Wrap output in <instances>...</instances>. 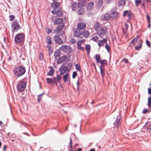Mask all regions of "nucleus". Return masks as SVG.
Instances as JSON below:
<instances>
[{
	"label": "nucleus",
	"mask_w": 151,
	"mask_h": 151,
	"mask_svg": "<svg viewBox=\"0 0 151 151\" xmlns=\"http://www.w3.org/2000/svg\"><path fill=\"white\" fill-rule=\"evenodd\" d=\"M44 93H42L38 96L37 101L38 103H40V101L42 99V96L43 95Z\"/></svg>",
	"instance_id": "obj_40"
},
{
	"label": "nucleus",
	"mask_w": 151,
	"mask_h": 151,
	"mask_svg": "<svg viewBox=\"0 0 151 151\" xmlns=\"http://www.w3.org/2000/svg\"><path fill=\"white\" fill-rule=\"evenodd\" d=\"M122 61L126 63H127L129 62L128 60L127 59L124 58L122 60Z\"/></svg>",
	"instance_id": "obj_57"
},
{
	"label": "nucleus",
	"mask_w": 151,
	"mask_h": 151,
	"mask_svg": "<svg viewBox=\"0 0 151 151\" xmlns=\"http://www.w3.org/2000/svg\"><path fill=\"white\" fill-rule=\"evenodd\" d=\"M142 0H136L135 3L136 6H137L141 3Z\"/></svg>",
	"instance_id": "obj_42"
},
{
	"label": "nucleus",
	"mask_w": 151,
	"mask_h": 151,
	"mask_svg": "<svg viewBox=\"0 0 151 151\" xmlns=\"http://www.w3.org/2000/svg\"><path fill=\"white\" fill-rule=\"evenodd\" d=\"M26 83V82L24 81H20L17 85V89L20 92H22L24 90Z\"/></svg>",
	"instance_id": "obj_5"
},
{
	"label": "nucleus",
	"mask_w": 151,
	"mask_h": 151,
	"mask_svg": "<svg viewBox=\"0 0 151 151\" xmlns=\"http://www.w3.org/2000/svg\"><path fill=\"white\" fill-rule=\"evenodd\" d=\"M46 81L48 84H54V81L52 79L47 78H46Z\"/></svg>",
	"instance_id": "obj_35"
},
{
	"label": "nucleus",
	"mask_w": 151,
	"mask_h": 151,
	"mask_svg": "<svg viewBox=\"0 0 151 151\" xmlns=\"http://www.w3.org/2000/svg\"><path fill=\"white\" fill-rule=\"evenodd\" d=\"M99 39V37L97 36H95L92 37V40L94 41L97 42Z\"/></svg>",
	"instance_id": "obj_41"
},
{
	"label": "nucleus",
	"mask_w": 151,
	"mask_h": 151,
	"mask_svg": "<svg viewBox=\"0 0 151 151\" xmlns=\"http://www.w3.org/2000/svg\"><path fill=\"white\" fill-rule=\"evenodd\" d=\"M79 78H78V79L77 81V89L78 90L79 87Z\"/></svg>",
	"instance_id": "obj_58"
},
{
	"label": "nucleus",
	"mask_w": 151,
	"mask_h": 151,
	"mask_svg": "<svg viewBox=\"0 0 151 151\" xmlns=\"http://www.w3.org/2000/svg\"><path fill=\"white\" fill-rule=\"evenodd\" d=\"M139 37L137 36L134 38L131 41V43H132L133 45L136 43L139 44L138 41L140 40H138Z\"/></svg>",
	"instance_id": "obj_24"
},
{
	"label": "nucleus",
	"mask_w": 151,
	"mask_h": 151,
	"mask_svg": "<svg viewBox=\"0 0 151 151\" xmlns=\"http://www.w3.org/2000/svg\"><path fill=\"white\" fill-rule=\"evenodd\" d=\"M100 63L101 65H107V61L105 60H101Z\"/></svg>",
	"instance_id": "obj_39"
},
{
	"label": "nucleus",
	"mask_w": 151,
	"mask_h": 151,
	"mask_svg": "<svg viewBox=\"0 0 151 151\" xmlns=\"http://www.w3.org/2000/svg\"><path fill=\"white\" fill-rule=\"evenodd\" d=\"M64 26V23L58 26L57 27L56 29L54 30V32L57 33H59L60 32V30L63 28Z\"/></svg>",
	"instance_id": "obj_14"
},
{
	"label": "nucleus",
	"mask_w": 151,
	"mask_h": 151,
	"mask_svg": "<svg viewBox=\"0 0 151 151\" xmlns=\"http://www.w3.org/2000/svg\"><path fill=\"white\" fill-rule=\"evenodd\" d=\"M54 39L55 43L59 45H61L63 43V41L62 39L58 36H55Z\"/></svg>",
	"instance_id": "obj_10"
},
{
	"label": "nucleus",
	"mask_w": 151,
	"mask_h": 151,
	"mask_svg": "<svg viewBox=\"0 0 151 151\" xmlns=\"http://www.w3.org/2000/svg\"><path fill=\"white\" fill-rule=\"evenodd\" d=\"M150 112V111L149 109H146L144 108L142 111V113L143 114H145L147 113H149Z\"/></svg>",
	"instance_id": "obj_43"
},
{
	"label": "nucleus",
	"mask_w": 151,
	"mask_h": 151,
	"mask_svg": "<svg viewBox=\"0 0 151 151\" xmlns=\"http://www.w3.org/2000/svg\"><path fill=\"white\" fill-rule=\"evenodd\" d=\"M148 93L149 94H150L151 93V88H149L148 89Z\"/></svg>",
	"instance_id": "obj_64"
},
{
	"label": "nucleus",
	"mask_w": 151,
	"mask_h": 151,
	"mask_svg": "<svg viewBox=\"0 0 151 151\" xmlns=\"http://www.w3.org/2000/svg\"><path fill=\"white\" fill-rule=\"evenodd\" d=\"M107 41V40L105 38L102 40H99L98 42V45L100 47L104 45V43H106Z\"/></svg>",
	"instance_id": "obj_20"
},
{
	"label": "nucleus",
	"mask_w": 151,
	"mask_h": 151,
	"mask_svg": "<svg viewBox=\"0 0 151 151\" xmlns=\"http://www.w3.org/2000/svg\"><path fill=\"white\" fill-rule=\"evenodd\" d=\"M68 73H66L64 75L63 77V81L64 83L66 82L68 80Z\"/></svg>",
	"instance_id": "obj_34"
},
{
	"label": "nucleus",
	"mask_w": 151,
	"mask_h": 151,
	"mask_svg": "<svg viewBox=\"0 0 151 151\" xmlns=\"http://www.w3.org/2000/svg\"><path fill=\"white\" fill-rule=\"evenodd\" d=\"M102 25L99 22H96L94 24L93 28L97 32L102 27Z\"/></svg>",
	"instance_id": "obj_12"
},
{
	"label": "nucleus",
	"mask_w": 151,
	"mask_h": 151,
	"mask_svg": "<svg viewBox=\"0 0 151 151\" xmlns=\"http://www.w3.org/2000/svg\"><path fill=\"white\" fill-rule=\"evenodd\" d=\"M86 4V1L85 0H82L78 2V7H81L85 6Z\"/></svg>",
	"instance_id": "obj_25"
},
{
	"label": "nucleus",
	"mask_w": 151,
	"mask_h": 151,
	"mask_svg": "<svg viewBox=\"0 0 151 151\" xmlns=\"http://www.w3.org/2000/svg\"><path fill=\"white\" fill-rule=\"evenodd\" d=\"M76 42V39L74 38H71L70 41V43L72 44L75 43Z\"/></svg>",
	"instance_id": "obj_48"
},
{
	"label": "nucleus",
	"mask_w": 151,
	"mask_h": 151,
	"mask_svg": "<svg viewBox=\"0 0 151 151\" xmlns=\"http://www.w3.org/2000/svg\"><path fill=\"white\" fill-rule=\"evenodd\" d=\"M100 72L102 77H103L105 75V72L104 68V69L103 70H101V71H100Z\"/></svg>",
	"instance_id": "obj_53"
},
{
	"label": "nucleus",
	"mask_w": 151,
	"mask_h": 151,
	"mask_svg": "<svg viewBox=\"0 0 151 151\" xmlns=\"http://www.w3.org/2000/svg\"><path fill=\"white\" fill-rule=\"evenodd\" d=\"M65 64V67H67L68 70V72L70 71L71 68L72 67V64L71 62H69L67 63H64Z\"/></svg>",
	"instance_id": "obj_27"
},
{
	"label": "nucleus",
	"mask_w": 151,
	"mask_h": 151,
	"mask_svg": "<svg viewBox=\"0 0 151 151\" xmlns=\"http://www.w3.org/2000/svg\"><path fill=\"white\" fill-rule=\"evenodd\" d=\"M77 75V73L76 72L74 71L73 72L72 75V78H75Z\"/></svg>",
	"instance_id": "obj_52"
},
{
	"label": "nucleus",
	"mask_w": 151,
	"mask_h": 151,
	"mask_svg": "<svg viewBox=\"0 0 151 151\" xmlns=\"http://www.w3.org/2000/svg\"><path fill=\"white\" fill-rule=\"evenodd\" d=\"M78 7V5L76 2H74L71 6V8L73 11H75Z\"/></svg>",
	"instance_id": "obj_23"
},
{
	"label": "nucleus",
	"mask_w": 151,
	"mask_h": 151,
	"mask_svg": "<svg viewBox=\"0 0 151 151\" xmlns=\"http://www.w3.org/2000/svg\"><path fill=\"white\" fill-rule=\"evenodd\" d=\"M81 34L85 38H87L90 34L88 30L87 29H84L83 31H81Z\"/></svg>",
	"instance_id": "obj_16"
},
{
	"label": "nucleus",
	"mask_w": 151,
	"mask_h": 151,
	"mask_svg": "<svg viewBox=\"0 0 151 151\" xmlns=\"http://www.w3.org/2000/svg\"><path fill=\"white\" fill-rule=\"evenodd\" d=\"M86 27V24L84 22H80L77 24V29L81 31V30L84 29Z\"/></svg>",
	"instance_id": "obj_11"
},
{
	"label": "nucleus",
	"mask_w": 151,
	"mask_h": 151,
	"mask_svg": "<svg viewBox=\"0 0 151 151\" xmlns=\"http://www.w3.org/2000/svg\"><path fill=\"white\" fill-rule=\"evenodd\" d=\"M61 55V52L59 50H56L54 53V56L55 58L57 57L60 56Z\"/></svg>",
	"instance_id": "obj_31"
},
{
	"label": "nucleus",
	"mask_w": 151,
	"mask_h": 151,
	"mask_svg": "<svg viewBox=\"0 0 151 151\" xmlns=\"http://www.w3.org/2000/svg\"><path fill=\"white\" fill-rule=\"evenodd\" d=\"M9 18H9L10 21H12L15 18V17L14 15H10L9 16Z\"/></svg>",
	"instance_id": "obj_50"
},
{
	"label": "nucleus",
	"mask_w": 151,
	"mask_h": 151,
	"mask_svg": "<svg viewBox=\"0 0 151 151\" xmlns=\"http://www.w3.org/2000/svg\"><path fill=\"white\" fill-rule=\"evenodd\" d=\"M81 35V31L76 29L74 31V35L75 37H79Z\"/></svg>",
	"instance_id": "obj_17"
},
{
	"label": "nucleus",
	"mask_w": 151,
	"mask_h": 151,
	"mask_svg": "<svg viewBox=\"0 0 151 151\" xmlns=\"http://www.w3.org/2000/svg\"><path fill=\"white\" fill-rule=\"evenodd\" d=\"M79 9L78 10V13L79 15H83L85 12V9L83 7H79Z\"/></svg>",
	"instance_id": "obj_22"
},
{
	"label": "nucleus",
	"mask_w": 151,
	"mask_h": 151,
	"mask_svg": "<svg viewBox=\"0 0 151 151\" xmlns=\"http://www.w3.org/2000/svg\"><path fill=\"white\" fill-rule=\"evenodd\" d=\"M59 49L64 52L68 54L71 53L73 51L72 48L70 46L66 45H62Z\"/></svg>",
	"instance_id": "obj_4"
},
{
	"label": "nucleus",
	"mask_w": 151,
	"mask_h": 151,
	"mask_svg": "<svg viewBox=\"0 0 151 151\" xmlns=\"http://www.w3.org/2000/svg\"><path fill=\"white\" fill-rule=\"evenodd\" d=\"M59 6V3L58 2H55L51 4V6L52 7L54 8V9L58 8Z\"/></svg>",
	"instance_id": "obj_26"
},
{
	"label": "nucleus",
	"mask_w": 151,
	"mask_h": 151,
	"mask_svg": "<svg viewBox=\"0 0 151 151\" xmlns=\"http://www.w3.org/2000/svg\"><path fill=\"white\" fill-rule=\"evenodd\" d=\"M60 75L58 74L56 76V81L58 82V83H60V81L61 79Z\"/></svg>",
	"instance_id": "obj_37"
},
{
	"label": "nucleus",
	"mask_w": 151,
	"mask_h": 151,
	"mask_svg": "<svg viewBox=\"0 0 151 151\" xmlns=\"http://www.w3.org/2000/svg\"><path fill=\"white\" fill-rule=\"evenodd\" d=\"M25 71V67L22 65L17 67L13 70L14 74L18 77L23 75Z\"/></svg>",
	"instance_id": "obj_1"
},
{
	"label": "nucleus",
	"mask_w": 151,
	"mask_h": 151,
	"mask_svg": "<svg viewBox=\"0 0 151 151\" xmlns=\"http://www.w3.org/2000/svg\"><path fill=\"white\" fill-rule=\"evenodd\" d=\"M120 119V117L119 116H117L116 120L113 123L114 127V128L118 129L120 127L121 124Z\"/></svg>",
	"instance_id": "obj_7"
},
{
	"label": "nucleus",
	"mask_w": 151,
	"mask_h": 151,
	"mask_svg": "<svg viewBox=\"0 0 151 151\" xmlns=\"http://www.w3.org/2000/svg\"><path fill=\"white\" fill-rule=\"evenodd\" d=\"M77 47L78 49L82 51H84V48L82 46H81V45H79L78 46H77Z\"/></svg>",
	"instance_id": "obj_47"
},
{
	"label": "nucleus",
	"mask_w": 151,
	"mask_h": 151,
	"mask_svg": "<svg viewBox=\"0 0 151 151\" xmlns=\"http://www.w3.org/2000/svg\"><path fill=\"white\" fill-rule=\"evenodd\" d=\"M107 31V29L106 26H104L97 32V35L101 37H102L104 35H105Z\"/></svg>",
	"instance_id": "obj_6"
},
{
	"label": "nucleus",
	"mask_w": 151,
	"mask_h": 151,
	"mask_svg": "<svg viewBox=\"0 0 151 151\" xmlns=\"http://www.w3.org/2000/svg\"><path fill=\"white\" fill-rule=\"evenodd\" d=\"M111 17L110 15L108 13H106L102 15L101 18L104 21H107L109 20Z\"/></svg>",
	"instance_id": "obj_13"
},
{
	"label": "nucleus",
	"mask_w": 151,
	"mask_h": 151,
	"mask_svg": "<svg viewBox=\"0 0 151 151\" xmlns=\"http://www.w3.org/2000/svg\"><path fill=\"white\" fill-rule=\"evenodd\" d=\"M67 58V57L65 55L60 57L58 60L57 63L58 64L62 63Z\"/></svg>",
	"instance_id": "obj_18"
},
{
	"label": "nucleus",
	"mask_w": 151,
	"mask_h": 151,
	"mask_svg": "<svg viewBox=\"0 0 151 151\" xmlns=\"http://www.w3.org/2000/svg\"><path fill=\"white\" fill-rule=\"evenodd\" d=\"M46 42L49 44L51 45L52 43V42L51 40V38L49 36H47L46 37Z\"/></svg>",
	"instance_id": "obj_36"
},
{
	"label": "nucleus",
	"mask_w": 151,
	"mask_h": 151,
	"mask_svg": "<svg viewBox=\"0 0 151 151\" xmlns=\"http://www.w3.org/2000/svg\"><path fill=\"white\" fill-rule=\"evenodd\" d=\"M72 140L71 137H70V143H69V145L70 147L71 148H72Z\"/></svg>",
	"instance_id": "obj_55"
},
{
	"label": "nucleus",
	"mask_w": 151,
	"mask_h": 151,
	"mask_svg": "<svg viewBox=\"0 0 151 151\" xmlns=\"http://www.w3.org/2000/svg\"><path fill=\"white\" fill-rule=\"evenodd\" d=\"M126 2V0H119L118 3L119 6H121L124 5L125 4Z\"/></svg>",
	"instance_id": "obj_29"
},
{
	"label": "nucleus",
	"mask_w": 151,
	"mask_h": 151,
	"mask_svg": "<svg viewBox=\"0 0 151 151\" xmlns=\"http://www.w3.org/2000/svg\"><path fill=\"white\" fill-rule=\"evenodd\" d=\"M93 6V3L92 2L89 3L87 5L86 9L87 10L91 11L92 10Z\"/></svg>",
	"instance_id": "obj_19"
},
{
	"label": "nucleus",
	"mask_w": 151,
	"mask_h": 151,
	"mask_svg": "<svg viewBox=\"0 0 151 151\" xmlns=\"http://www.w3.org/2000/svg\"><path fill=\"white\" fill-rule=\"evenodd\" d=\"M139 44L137 46H135V48L136 50H139L141 48L142 46V41L140 40L139 41Z\"/></svg>",
	"instance_id": "obj_21"
},
{
	"label": "nucleus",
	"mask_w": 151,
	"mask_h": 151,
	"mask_svg": "<svg viewBox=\"0 0 151 151\" xmlns=\"http://www.w3.org/2000/svg\"><path fill=\"white\" fill-rule=\"evenodd\" d=\"M132 15V12L129 11V12L127 14V17L129 19H130L131 18V17Z\"/></svg>",
	"instance_id": "obj_49"
},
{
	"label": "nucleus",
	"mask_w": 151,
	"mask_h": 151,
	"mask_svg": "<svg viewBox=\"0 0 151 151\" xmlns=\"http://www.w3.org/2000/svg\"><path fill=\"white\" fill-rule=\"evenodd\" d=\"M47 47L48 49V51L49 52V55H50V54H52V49L51 48V47L50 45H47Z\"/></svg>",
	"instance_id": "obj_38"
},
{
	"label": "nucleus",
	"mask_w": 151,
	"mask_h": 151,
	"mask_svg": "<svg viewBox=\"0 0 151 151\" xmlns=\"http://www.w3.org/2000/svg\"><path fill=\"white\" fill-rule=\"evenodd\" d=\"M105 48L106 49L108 52H110V47L108 44H106L105 45Z\"/></svg>",
	"instance_id": "obj_45"
},
{
	"label": "nucleus",
	"mask_w": 151,
	"mask_h": 151,
	"mask_svg": "<svg viewBox=\"0 0 151 151\" xmlns=\"http://www.w3.org/2000/svg\"><path fill=\"white\" fill-rule=\"evenodd\" d=\"M146 43L148 47H151V45L150 41L147 40H146Z\"/></svg>",
	"instance_id": "obj_46"
},
{
	"label": "nucleus",
	"mask_w": 151,
	"mask_h": 151,
	"mask_svg": "<svg viewBox=\"0 0 151 151\" xmlns=\"http://www.w3.org/2000/svg\"><path fill=\"white\" fill-rule=\"evenodd\" d=\"M76 69L80 72H81V70L80 68V65L79 64H77L76 65Z\"/></svg>",
	"instance_id": "obj_44"
},
{
	"label": "nucleus",
	"mask_w": 151,
	"mask_h": 151,
	"mask_svg": "<svg viewBox=\"0 0 151 151\" xmlns=\"http://www.w3.org/2000/svg\"><path fill=\"white\" fill-rule=\"evenodd\" d=\"M103 4V0H99L97 4V5L99 8L101 7Z\"/></svg>",
	"instance_id": "obj_33"
},
{
	"label": "nucleus",
	"mask_w": 151,
	"mask_h": 151,
	"mask_svg": "<svg viewBox=\"0 0 151 151\" xmlns=\"http://www.w3.org/2000/svg\"><path fill=\"white\" fill-rule=\"evenodd\" d=\"M49 68L50 69V70L47 73V75L49 76H52L54 73V70L52 66H50Z\"/></svg>",
	"instance_id": "obj_28"
},
{
	"label": "nucleus",
	"mask_w": 151,
	"mask_h": 151,
	"mask_svg": "<svg viewBox=\"0 0 151 151\" xmlns=\"http://www.w3.org/2000/svg\"><path fill=\"white\" fill-rule=\"evenodd\" d=\"M83 40H79L77 42V46H78L79 45H81V44L82 43V41Z\"/></svg>",
	"instance_id": "obj_59"
},
{
	"label": "nucleus",
	"mask_w": 151,
	"mask_h": 151,
	"mask_svg": "<svg viewBox=\"0 0 151 151\" xmlns=\"http://www.w3.org/2000/svg\"><path fill=\"white\" fill-rule=\"evenodd\" d=\"M11 27L13 35L14 32H17L21 28L19 20L15 19L13 22H12L11 23Z\"/></svg>",
	"instance_id": "obj_2"
},
{
	"label": "nucleus",
	"mask_w": 151,
	"mask_h": 151,
	"mask_svg": "<svg viewBox=\"0 0 151 151\" xmlns=\"http://www.w3.org/2000/svg\"><path fill=\"white\" fill-rule=\"evenodd\" d=\"M61 10L62 9L61 7L54 9L52 11V13L53 14H56L59 17H61L63 15V13Z\"/></svg>",
	"instance_id": "obj_8"
},
{
	"label": "nucleus",
	"mask_w": 151,
	"mask_h": 151,
	"mask_svg": "<svg viewBox=\"0 0 151 151\" xmlns=\"http://www.w3.org/2000/svg\"><path fill=\"white\" fill-rule=\"evenodd\" d=\"M114 14V17H118V16L119 14V13L118 12H115V14Z\"/></svg>",
	"instance_id": "obj_63"
},
{
	"label": "nucleus",
	"mask_w": 151,
	"mask_h": 151,
	"mask_svg": "<svg viewBox=\"0 0 151 151\" xmlns=\"http://www.w3.org/2000/svg\"><path fill=\"white\" fill-rule=\"evenodd\" d=\"M52 32V29H48V31H47V33L48 34H50V33Z\"/></svg>",
	"instance_id": "obj_60"
},
{
	"label": "nucleus",
	"mask_w": 151,
	"mask_h": 151,
	"mask_svg": "<svg viewBox=\"0 0 151 151\" xmlns=\"http://www.w3.org/2000/svg\"><path fill=\"white\" fill-rule=\"evenodd\" d=\"M94 58L96 59L97 63H100V55L97 54L94 57Z\"/></svg>",
	"instance_id": "obj_30"
},
{
	"label": "nucleus",
	"mask_w": 151,
	"mask_h": 151,
	"mask_svg": "<svg viewBox=\"0 0 151 151\" xmlns=\"http://www.w3.org/2000/svg\"><path fill=\"white\" fill-rule=\"evenodd\" d=\"M146 17L147 19L148 22H150V17L149 15L148 14H146Z\"/></svg>",
	"instance_id": "obj_56"
},
{
	"label": "nucleus",
	"mask_w": 151,
	"mask_h": 151,
	"mask_svg": "<svg viewBox=\"0 0 151 151\" xmlns=\"http://www.w3.org/2000/svg\"><path fill=\"white\" fill-rule=\"evenodd\" d=\"M147 105L149 107H150L151 106V101H148Z\"/></svg>",
	"instance_id": "obj_62"
},
{
	"label": "nucleus",
	"mask_w": 151,
	"mask_h": 151,
	"mask_svg": "<svg viewBox=\"0 0 151 151\" xmlns=\"http://www.w3.org/2000/svg\"><path fill=\"white\" fill-rule=\"evenodd\" d=\"M116 11H111L110 12V14L111 15H113L115 14V12Z\"/></svg>",
	"instance_id": "obj_61"
},
{
	"label": "nucleus",
	"mask_w": 151,
	"mask_h": 151,
	"mask_svg": "<svg viewBox=\"0 0 151 151\" xmlns=\"http://www.w3.org/2000/svg\"><path fill=\"white\" fill-rule=\"evenodd\" d=\"M65 64L63 63V64L61 66L60 68L59 69L60 74L62 75H64L66 73L67 71L68 72V70L66 67H65Z\"/></svg>",
	"instance_id": "obj_9"
},
{
	"label": "nucleus",
	"mask_w": 151,
	"mask_h": 151,
	"mask_svg": "<svg viewBox=\"0 0 151 151\" xmlns=\"http://www.w3.org/2000/svg\"><path fill=\"white\" fill-rule=\"evenodd\" d=\"M85 49L86 50L87 54L89 55L90 53L91 49V46L90 45L88 44L86 46Z\"/></svg>",
	"instance_id": "obj_32"
},
{
	"label": "nucleus",
	"mask_w": 151,
	"mask_h": 151,
	"mask_svg": "<svg viewBox=\"0 0 151 151\" xmlns=\"http://www.w3.org/2000/svg\"><path fill=\"white\" fill-rule=\"evenodd\" d=\"M25 38V35L22 33L17 34L14 38V41L16 43H20L24 41Z\"/></svg>",
	"instance_id": "obj_3"
},
{
	"label": "nucleus",
	"mask_w": 151,
	"mask_h": 151,
	"mask_svg": "<svg viewBox=\"0 0 151 151\" xmlns=\"http://www.w3.org/2000/svg\"><path fill=\"white\" fill-rule=\"evenodd\" d=\"M39 58L40 60H43V56L42 53H40L39 57Z\"/></svg>",
	"instance_id": "obj_54"
},
{
	"label": "nucleus",
	"mask_w": 151,
	"mask_h": 151,
	"mask_svg": "<svg viewBox=\"0 0 151 151\" xmlns=\"http://www.w3.org/2000/svg\"><path fill=\"white\" fill-rule=\"evenodd\" d=\"M129 11H128L127 10H126L124 11L123 13V17H125L126 15H127V14L129 12Z\"/></svg>",
	"instance_id": "obj_51"
},
{
	"label": "nucleus",
	"mask_w": 151,
	"mask_h": 151,
	"mask_svg": "<svg viewBox=\"0 0 151 151\" xmlns=\"http://www.w3.org/2000/svg\"><path fill=\"white\" fill-rule=\"evenodd\" d=\"M63 19L61 18H58L55 19L53 23L54 24H63Z\"/></svg>",
	"instance_id": "obj_15"
}]
</instances>
